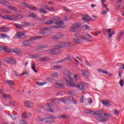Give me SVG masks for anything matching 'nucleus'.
I'll return each mask as SVG.
<instances>
[{"mask_svg":"<svg viewBox=\"0 0 124 124\" xmlns=\"http://www.w3.org/2000/svg\"><path fill=\"white\" fill-rule=\"evenodd\" d=\"M22 4H23V6H24V7H27V8H29L31 10H35V11L39 10L40 13H41L42 14H47V12L43 10V9H46L47 10H48V11H50V12H54V11H55V8L52 7H50L49 6L45 5H42L41 6L42 8H40L39 9L38 8L36 7L31 6L30 5L25 3H22Z\"/></svg>","mask_w":124,"mask_h":124,"instance_id":"obj_1","label":"nucleus"},{"mask_svg":"<svg viewBox=\"0 0 124 124\" xmlns=\"http://www.w3.org/2000/svg\"><path fill=\"white\" fill-rule=\"evenodd\" d=\"M63 74L66 77L65 78V80L66 83L68 84L69 87H75V83H73V81L74 79L71 78V72H69L68 70H65L63 72Z\"/></svg>","mask_w":124,"mask_h":124,"instance_id":"obj_2","label":"nucleus"},{"mask_svg":"<svg viewBox=\"0 0 124 124\" xmlns=\"http://www.w3.org/2000/svg\"><path fill=\"white\" fill-rule=\"evenodd\" d=\"M84 86L85 87H89V84L87 83V82H80L77 84H75V86L72 87H76V88H77L78 90H79V91H82V92H85L86 90L85 89V87H84Z\"/></svg>","mask_w":124,"mask_h":124,"instance_id":"obj_3","label":"nucleus"},{"mask_svg":"<svg viewBox=\"0 0 124 124\" xmlns=\"http://www.w3.org/2000/svg\"><path fill=\"white\" fill-rule=\"evenodd\" d=\"M59 49L60 48L56 46L55 48L48 50L47 53L51 54V55H59V54H61V50Z\"/></svg>","mask_w":124,"mask_h":124,"instance_id":"obj_4","label":"nucleus"},{"mask_svg":"<svg viewBox=\"0 0 124 124\" xmlns=\"http://www.w3.org/2000/svg\"><path fill=\"white\" fill-rule=\"evenodd\" d=\"M71 46H73V45L69 42H61L58 45H56V47H58L59 48H62V47H71Z\"/></svg>","mask_w":124,"mask_h":124,"instance_id":"obj_5","label":"nucleus"},{"mask_svg":"<svg viewBox=\"0 0 124 124\" xmlns=\"http://www.w3.org/2000/svg\"><path fill=\"white\" fill-rule=\"evenodd\" d=\"M80 27H81L80 23H75L71 26V29L70 30V31L77 32V29H79Z\"/></svg>","mask_w":124,"mask_h":124,"instance_id":"obj_6","label":"nucleus"},{"mask_svg":"<svg viewBox=\"0 0 124 124\" xmlns=\"http://www.w3.org/2000/svg\"><path fill=\"white\" fill-rule=\"evenodd\" d=\"M52 20H47L45 23L46 25H52V24H54L55 23L54 21H60V20H62V19L60 17H53L52 18Z\"/></svg>","mask_w":124,"mask_h":124,"instance_id":"obj_7","label":"nucleus"},{"mask_svg":"<svg viewBox=\"0 0 124 124\" xmlns=\"http://www.w3.org/2000/svg\"><path fill=\"white\" fill-rule=\"evenodd\" d=\"M15 38H27V36L25 35L24 32L20 31L16 33L15 36Z\"/></svg>","mask_w":124,"mask_h":124,"instance_id":"obj_8","label":"nucleus"},{"mask_svg":"<svg viewBox=\"0 0 124 124\" xmlns=\"http://www.w3.org/2000/svg\"><path fill=\"white\" fill-rule=\"evenodd\" d=\"M24 106L28 108H33L34 107V104L31 101H26L24 102Z\"/></svg>","mask_w":124,"mask_h":124,"instance_id":"obj_9","label":"nucleus"},{"mask_svg":"<svg viewBox=\"0 0 124 124\" xmlns=\"http://www.w3.org/2000/svg\"><path fill=\"white\" fill-rule=\"evenodd\" d=\"M64 36V35L62 33H59L56 35H52L50 37V38L52 39H61Z\"/></svg>","mask_w":124,"mask_h":124,"instance_id":"obj_10","label":"nucleus"},{"mask_svg":"<svg viewBox=\"0 0 124 124\" xmlns=\"http://www.w3.org/2000/svg\"><path fill=\"white\" fill-rule=\"evenodd\" d=\"M0 17L2 18V19H3L4 20H15V21H16V19L12 17V16H11L6 15V16H3L1 15H0Z\"/></svg>","mask_w":124,"mask_h":124,"instance_id":"obj_11","label":"nucleus"},{"mask_svg":"<svg viewBox=\"0 0 124 124\" xmlns=\"http://www.w3.org/2000/svg\"><path fill=\"white\" fill-rule=\"evenodd\" d=\"M5 62L10 64H16V61L13 60L12 58H7L4 60Z\"/></svg>","mask_w":124,"mask_h":124,"instance_id":"obj_12","label":"nucleus"},{"mask_svg":"<svg viewBox=\"0 0 124 124\" xmlns=\"http://www.w3.org/2000/svg\"><path fill=\"white\" fill-rule=\"evenodd\" d=\"M112 31V29H108V30L106 29H104L103 30V33L105 35L107 34V33L108 34V37L109 38H111L112 36V33H111V32Z\"/></svg>","mask_w":124,"mask_h":124,"instance_id":"obj_13","label":"nucleus"},{"mask_svg":"<svg viewBox=\"0 0 124 124\" xmlns=\"http://www.w3.org/2000/svg\"><path fill=\"white\" fill-rule=\"evenodd\" d=\"M45 106H46V104L42 105H39V107L40 108H42V109H46V111H48V112H51V113H54L55 110L54 109H52L51 108H46Z\"/></svg>","mask_w":124,"mask_h":124,"instance_id":"obj_14","label":"nucleus"},{"mask_svg":"<svg viewBox=\"0 0 124 124\" xmlns=\"http://www.w3.org/2000/svg\"><path fill=\"white\" fill-rule=\"evenodd\" d=\"M9 31V27L5 26H2L0 28V31L1 32H7Z\"/></svg>","mask_w":124,"mask_h":124,"instance_id":"obj_15","label":"nucleus"},{"mask_svg":"<svg viewBox=\"0 0 124 124\" xmlns=\"http://www.w3.org/2000/svg\"><path fill=\"white\" fill-rule=\"evenodd\" d=\"M60 100L63 103H65V104H68L69 102H70V99L68 98V97H63L60 99Z\"/></svg>","mask_w":124,"mask_h":124,"instance_id":"obj_16","label":"nucleus"},{"mask_svg":"<svg viewBox=\"0 0 124 124\" xmlns=\"http://www.w3.org/2000/svg\"><path fill=\"white\" fill-rule=\"evenodd\" d=\"M82 20H83L84 22H90V21H91V18L89 15H84L82 16Z\"/></svg>","mask_w":124,"mask_h":124,"instance_id":"obj_17","label":"nucleus"},{"mask_svg":"<svg viewBox=\"0 0 124 124\" xmlns=\"http://www.w3.org/2000/svg\"><path fill=\"white\" fill-rule=\"evenodd\" d=\"M94 114L96 116V120L97 121V118H100V117H102L103 115L102 114L101 111L100 110H97L94 112Z\"/></svg>","mask_w":124,"mask_h":124,"instance_id":"obj_18","label":"nucleus"},{"mask_svg":"<svg viewBox=\"0 0 124 124\" xmlns=\"http://www.w3.org/2000/svg\"><path fill=\"white\" fill-rule=\"evenodd\" d=\"M81 72L82 75L85 78H87L88 76H90V74L89 73V71H88L87 70H81Z\"/></svg>","mask_w":124,"mask_h":124,"instance_id":"obj_19","label":"nucleus"},{"mask_svg":"<svg viewBox=\"0 0 124 124\" xmlns=\"http://www.w3.org/2000/svg\"><path fill=\"white\" fill-rule=\"evenodd\" d=\"M57 119L61 120V119H69V115H60L57 116Z\"/></svg>","mask_w":124,"mask_h":124,"instance_id":"obj_20","label":"nucleus"},{"mask_svg":"<svg viewBox=\"0 0 124 124\" xmlns=\"http://www.w3.org/2000/svg\"><path fill=\"white\" fill-rule=\"evenodd\" d=\"M97 122H107V118L106 117H97Z\"/></svg>","mask_w":124,"mask_h":124,"instance_id":"obj_21","label":"nucleus"},{"mask_svg":"<svg viewBox=\"0 0 124 124\" xmlns=\"http://www.w3.org/2000/svg\"><path fill=\"white\" fill-rule=\"evenodd\" d=\"M31 41L30 40H27V41H25L23 42V46L24 47H30L31 46Z\"/></svg>","mask_w":124,"mask_h":124,"instance_id":"obj_22","label":"nucleus"},{"mask_svg":"<svg viewBox=\"0 0 124 124\" xmlns=\"http://www.w3.org/2000/svg\"><path fill=\"white\" fill-rule=\"evenodd\" d=\"M40 31H52V27H46V28H41L40 30Z\"/></svg>","mask_w":124,"mask_h":124,"instance_id":"obj_23","label":"nucleus"},{"mask_svg":"<svg viewBox=\"0 0 124 124\" xmlns=\"http://www.w3.org/2000/svg\"><path fill=\"white\" fill-rule=\"evenodd\" d=\"M44 123H48L49 124H53V123H55L54 121L50 119L49 118H44Z\"/></svg>","mask_w":124,"mask_h":124,"instance_id":"obj_24","label":"nucleus"},{"mask_svg":"<svg viewBox=\"0 0 124 124\" xmlns=\"http://www.w3.org/2000/svg\"><path fill=\"white\" fill-rule=\"evenodd\" d=\"M72 41L74 43H77V44H81L82 43V40L79 39H73Z\"/></svg>","mask_w":124,"mask_h":124,"instance_id":"obj_25","label":"nucleus"},{"mask_svg":"<svg viewBox=\"0 0 124 124\" xmlns=\"http://www.w3.org/2000/svg\"><path fill=\"white\" fill-rule=\"evenodd\" d=\"M103 105H104L105 106H106L107 107H109L111 105V104L110 102L106 101H102L101 102Z\"/></svg>","mask_w":124,"mask_h":124,"instance_id":"obj_26","label":"nucleus"},{"mask_svg":"<svg viewBox=\"0 0 124 124\" xmlns=\"http://www.w3.org/2000/svg\"><path fill=\"white\" fill-rule=\"evenodd\" d=\"M2 51H4V52H7V49L6 47L2 45L0 46V53H1Z\"/></svg>","mask_w":124,"mask_h":124,"instance_id":"obj_27","label":"nucleus"},{"mask_svg":"<svg viewBox=\"0 0 124 124\" xmlns=\"http://www.w3.org/2000/svg\"><path fill=\"white\" fill-rule=\"evenodd\" d=\"M6 82L7 83V84H8V85H10V86H14V85L15 84L14 83V81H13V80H6Z\"/></svg>","mask_w":124,"mask_h":124,"instance_id":"obj_28","label":"nucleus"},{"mask_svg":"<svg viewBox=\"0 0 124 124\" xmlns=\"http://www.w3.org/2000/svg\"><path fill=\"white\" fill-rule=\"evenodd\" d=\"M81 38V39L85 40V41H87V42H93V39L91 38H86L85 37H82Z\"/></svg>","mask_w":124,"mask_h":124,"instance_id":"obj_29","label":"nucleus"},{"mask_svg":"<svg viewBox=\"0 0 124 124\" xmlns=\"http://www.w3.org/2000/svg\"><path fill=\"white\" fill-rule=\"evenodd\" d=\"M5 37L6 38H10V37L6 34H0V38H3V39H4V38H5Z\"/></svg>","mask_w":124,"mask_h":124,"instance_id":"obj_30","label":"nucleus"},{"mask_svg":"<svg viewBox=\"0 0 124 124\" xmlns=\"http://www.w3.org/2000/svg\"><path fill=\"white\" fill-rule=\"evenodd\" d=\"M22 25L21 26L23 27H29V26H30V25H31V24L30 23V22H22Z\"/></svg>","mask_w":124,"mask_h":124,"instance_id":"obj_31","label":"nucleus"},{"mask_svg":"<svg viewBox=\"0 0 124 124\" xmlns=\"http://www.w3.org/2000/svg\"><path fill=\"white\" fill-rule=\"evenodd\" d=\"M123 34H124V32L121 31L120 33H119L118 36V38H117L118 41H121L122 36H123Z\"/></svg>","mask_w":124,"mask_h":124,"instance_id":"obj_32","label":"nucleus"},{"mask_svg":"<svg viewBox=\"0 0 124 124\" xmlns=\"http://www.w3.org/2000/svg\"><path fill=\"white\" fill-rule=\"evenodd\" d=\"M36 84V85H38V86H40V87H42V86H44V85L47 84V82H37Z\"/></svg>","mask_w":124,"mask_h":124,"instance_id":"obj_33","label":"nucleus"},{"mask_svg":"<svg viewBox=\"0 0 124 124\" xmlns=\"http://www.w3.org/2000/svg\"><path fill=\"white\" fill-rule=\"evenodd\" d=\"M29 17H30L31 18H36L37 16L36 15H35L34 13H29L28 15Z\"/></svg>","mask_w":124,"mask_h":124,"instance_id":"obj_34","label":"nucleus"},{"mask_svg":"<svg viewBox=\"0 0 124 124\" xmlns=\"http://www.w3.org/2000/svg\"><path fill=\"white\" fill-rule=\"evenodd\" d=\"M54 87L55 88H63L64 87L63 85H62V84H58V83H55L54 84Z\"/></svg>","mask_w":124,"mask_h":124,"instance_id":"obj_35","label":"nucleus"},{"mask_svg":"<svg viewBox=\"0 0 124 124\" xmlns=\"http://www.w3.org/2000/svg\"><path fill=\"white\" fill-rule=\"evenodd\" d=\"M55 24L58 26H62V25H63V24H64V22L62 21H60L55 22Z\"/></svg>","mask_w":124,"mask_h":124,"instance_id":"obj_36","label":"nucleus"},{"mask_svg":"<svg viewBox=\"0 0 124 124\" xmlns=\"http://www.w3.org/2000/svg\"><path fill=\"white\" fill-rule=\"evenodd\" d=\"M62 65H55L53 66L54 69H62Z\"/></svg>","mask_w":124,"mask_h":124,"instance_id":"obj_37","label":"nucleus"},{"mask_svg":"<svg viewBox=\"0 0 124 124\" xmlns=\"http://www.w3.org/2000/svg\"><path fill=\"white\" fill-rule=\"evenodd\" d=\"M8 8H9L11 10H13V11H17V8L15 7L8 6Z\"/></svg>","mask_w":124,"mask_h":124,"instance_id":"obj_38","label":"nucleus"},{"mask_svg":"<svg viewBox=\"0 0 124 124\" xmlns=\"http://www.w3.org/2000/svg\"><path fill=\"white\" fill-rule=\"evenodd\" d=\"M39 38H42V36L32 37L31 40H37Z\"/></svg>","mask_w":124,"mask_h":124,"instance_id":"obj_39","label":"nucleus"},{"mask_svg":"<svg viewBox=\"0 0 124 124\" xmlns=\"http://www.w3.org/2000/svg\"><path fill=\"white\" fill-rule=\"evenodd\" d=\"M14 25L16 28V29H22V28H23V26H22V25H21V24H18L17 23H15Z\"/></svg>","mask_w":124,"mask_h":124,"instance_id":"obj_40","label":"nucleus"},{"mask_svg":"<svg viewBox=\"0 0 124 124\" xmlns=\"http://www.w3.org/2000/svg\"><path fill=\"white\" fill-rule=\"evenodd\" d=\"M35 64H34V63H32V66L31 67V69H32L34 72L35 73H37V71L36 70H35Z\"/></svg>","mask_w":124,"mask_h":124,"instance_id":"obj_41","label":"nucleus"},{"mask_svg":"<svg viewBox=\"0 0 124 124\" xmlns=\"http://www.w3.org/2000/svg\"><path fill=\"white\" fill-rule=\"evenodd\" d=\"M51 28H52V29H61V28H62V27L60 25H54L52 27H51Z\"/></svg>","mask_w":124,"mask_h":124,"instance_id":"obj_42","label":"nucleus"},{"mask_svg":"<svg viewBox=\"0 0 124 124\" xmlns=\"http://www.w3.org/2000/svg\"><path fill=\"white\" fill-rule=\"evenodd\" d=\"M105 1H106V0H101L102 5L104 6V8H107V5L104 3Z\"/></svg>","mask_w":124,"mask_h":124,"instance_id":"obj_43","label":"nucleus"},{"mask_svg":"<svg viewBox=\"0 0 124 124\" xmlns=\"http://www.w3.org/2000/svg\"><path fill=\"white\" fill-rule=\"evenodd\" d=\"M50 101L53 102V103H55V104H57L58 103V99H50Z\"/></svg>","mask_w":124,"mask_h":124,"instance_id":"obj_44","label":"nucleus"},{"mask_svg":"<svg viewBox=\"0 0 124 124\" xmlns=\"http://www.w3.org/2000/svg\"><path fill=\"white\" fill-rule=\"evenodd\" d=\"M74 77L75 78H76V80H80V79L81 78L80 76H78L77 74L74 75Z\"/></svg>","mask_w":124,"mask_h":124,"instance_id":"obj_45","label":"nucleus"},{"mask_svg":"<svg viewBox=\"0 0 124 124\" xmlns=\"http://www.w3.org/2000/svg\"><path fill=\"white\" fill-rule=\"evenodd\" d=\"M82 28H84V29L86 30V31H88V30L90 29V27H89V26H88L87 25H83Z\"/></svg>","mask_w":124,"mask_h":124,"instance_id":"obj_46","label":"nucleus"},{"mask_svg":"<svg viewBox=\"0 0 124 124\" xmlns=\"http://www.w3.org/2000/svg\"><path fill=\"white\" fill-rule=\"evenodd\" d=\"M41 62H47L48 61V58L47 57H44V58H42L40 59Z\"/></svg>","mask_w":124,"mask_h":124,"instance_id":"obj_47","label":"nucleus"},{"mask_svg":"<svg viewBox=\"0 0 124 124\" xmlns=\"http://www.w3.org/2000/svg\"><path fill=\"white\" fill-rule=\"evenodd\" d=\"M8 115L9 116H10V117H11V118H12V119H13V120H16V117L15 114L12 115V114H9Z\"/></svg>","mask_w":124,"mask_h":124,"instance_id":"obj_48","label":"nucleus"},{"mask_svg":"<svg viewBox=\"0 0 124 124\" xmlns=\"http://www.w3.org/2000/svg\"><path fill=\"white\" fill-rule=\"evenodd\" d=\"M66 61H69V62H72V57L71 56H69L67 57L66 59H65Z\"/></svg>","mask_w":124,"mask_h":124,"instance_id":"obj_49","label":"nucleus"},{"mask_svg":"<svg viewBox=\"0 0 124 124\" xmlns=\"http://www.w3.org/2000/svg\"><path fill=\"white\" fill-rule=\"evenodd\" d=\"M104 116H105V117H108V118H111V117H112V115L108 113H104Z\"/></svg>","mask_w":124,"mask_h":124,"instance_id":"obj_50","label":"nucleus"},{"mask_svg":"<svg viewBox=\"0 0 124 124\" xmlns=\"http://www.w3.org/2000/svg\"><path fill=\"white\" fill-rule=\"evenodd\" d=\"M23 119H27L28 116H27V112L24 113L22 115Z\"/></svg>","mask_w":124,"mask_h":124,"instance_id":"obj_51","label":"nucleus"},{"mask_svg":"<svg viewBox=\"0 0 124 124\" xmlns=\"http://www.w3.org/2000/svg\"><path fill=\"white\" fill-rule=\"evenodd\" d=\"M113 112L114 114V115L117 116V115H119V111H118L117 109H114L113 110Z\"/></svg>","mask_w":124,"mask_h":124,"instance_id":"obj_52","label":"nucleus"},{"mask_svg":"<svg viewBox=\"0 0 124 124\" xmlns=\"http://www.w3.org/2000/svg\"><path fill=\"white\" fill-rule=\"evenodd\" d=\"M2 96L3 98H9L11 97L10 95L8 94H3Z\"/></svg>","mask_w":124,"mask_h":124,"instance_id":"obj_53","label":"nucleus"},{"mask_svg":"<svg viewBox=\"0 0 124 124\" xmlns=\"http://www.w3.org/2000/svg\"><path fill=\"white\" fill-rule=\"evenodd\" d=\"M63 9H64V10H65V11H67V12H71V11H70V10H69L66 7H63Z\"/></svg>","mask_w":124,"mask_h":124,"instance_id":"obj_54","label":"nucleus"},{"mask_svg":"<svg viewBox=\"0 0 124 124\" xmlns=\"http://www.w3.org/2000/svg\"><path fill=\"white\" fill-rule=\"evenodd\" d=\"M119 84L121 86V87H123L124 85V80L123 79H121L120 81H119Z\"/></svg>","mask_w":124,"mask_h":124,"instance_id":"obj_55","label":"nucleus"},{"mask_svg":"<svg viewBox=\"0 0 124 124\" xmlns=\"http://www.w3.org/2000/svg\"><path fill=\"white\" fill-rule=\"evenodd\" d=\"M49 118L50 119V120H54L55 119H57V118H56V117H55L54 116H53L52 115H49Z\"/></svg>","mask_w":124,"mask_h":124,"instance_id":"obj_56","label":"nucleus"},{"mask_svg":"<svg viewBox=\"0 0 124 124\" xmlns=\"http://www.w3.org/2000/svg\"><path fill=\"white\" fill-rule=\"evenodd\" d=\"M106 9H105V11H104L103 12H102V14L103 15H104V14H106V13H107V12H109V10H108V8H106Z\"/></svg>","mask_w":124,"mask_h":124,"instance_id":"obj_57","label":"nucleus"},{"mask_svg":"<svg viewBox=\"0 0 124 124\" xmlns=\"http://www.w3.org/2000/svg\"><path fill=\"white\" fill-rule=\"evenodd\" d=\"M100 33H101V32L100 31H96L94 33V36H97V35L100 34Z\"/></svg>","mask_w":124,"mask_h":124,"instance_id":"obj_58","label":"nucleus"},{"mask_svg":"<svg viewBox=\"0 0 124 124\" xmlns=\"http://www.w3.org/2000/svg\"><path fill=\"white\" fill-rule=\"evenodd\" d=\"M9 104H10V105H13V106H16V103H15V102H13V101L10 102Z\"/></svg>","mask_w":124,"mask_h":124,"instance_id":"obj_59","label":"nucleus"},{"mask_svg":"<svg viewBox=\"0 0 124 124\" xmlns=\"http://www.w3.org/2000/svg\"><path fill=\"white\" fill-rule=\"evenodd\" d=\"M75 36L77 37V38H80L81 37V35H80V33H77L75 34Z\"/></svg>","mask_w":124,"mask_h":124,"instance_id":"obj_60","label":"nucleus"},{"mask_svg":"<svg viewBox=\"0 0 124 124\" xmlns=\"http://www.w3.org/2000/svg\"><path fill=\"white\" fill-rule=\"evenodd\" d=\"M84 96L82 95L81 97L80 98V102H81V103H83V102H84Z\"/></svg>","mask_w":124,"mask_h":124,"instance_id":"obj_61","label":"nucleus"},{"mask_svg":"<svg viewBox=\"0 0 124 124\" xmlns=\"http://www.w3.org/2000/svg\"><path fill=\"white\" fill-rule=\"evenodd\" d=\"M26 115L27 116V118H31V117L32 116L31 112L26 113Z\"/></svg>","mask_w":124,"mask_h":124,"instance_id":"obj_62","label":"nucleus"},{"mask_svg":"<svg viewBox=\"0 0 124 124\" xmlns=\"http://www.w3.org/2000/svg\"><path fill=\"white\" fill-rule=\"evenodd\" d=\"M47 47H48V46L46 45L40 46V48H47Z\"/></svg>","mask_w":124,"mask_h":124,"instance_id":"obj_63","label":"nucleus"},{"mask_svg":"<svg viewBox=\"0 0 124 124\" xmlns=\"http://www.w3.org/2000/svg\"><path fill=\"white\" fill-rule=\"evenodd\" d=\"M38 121L39 122H44V119L41 118L40 117H38Z\"/></svg>","mask_w":124,"mask_h":124,"instance_id":"obj_64","label":"nucleus"}]
</instances>
